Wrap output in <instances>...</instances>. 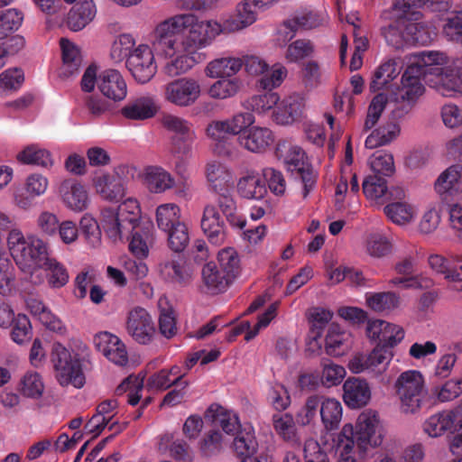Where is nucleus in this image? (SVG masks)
I'll list each match as a JSON object with an SVG mask.
<instances>
[{"label":"nucleus","mask_w":462,"mask_h":462,"mask_svg":"<svg viewBox=\"0 0 462 462\" xmlns=\"http://www.w3.org/2000/svg\"><path fill=\"white\" fill-rule=\"evenodd\" d=\"M241 87V80L237 78L220 79L211 85L208 94L213 98L226 99L234 97Z\"/></svg>","instance_id":"nucleus-51"},{"label":"nucleus","mask_w":462,"mask_h":462,"mask_svg":"<svg viewBox=\"0 0 462 462\" xmlns=\"http://www.w3.org/2000/svg\"><path fill=\"white\" fill-rule=\"evenodd\" d=\"M238 195L245 199L259 200L267 194L265 181L262 176L256 172H248L241 177L236 185Z\"/></svg>","instance_id":"nucleus-30"},{"label":"nucleus","mask_w":462,"mask_h":462,"mask_svg":"<svg viewBox=\"0 0 462 462\" xmlns=\"http://www.w3.org/2000/svg\"><path fill=\"white\" fill-rule=\"evenodd\" d=\"M434 189L443 202L458 199L462 196V165L453 164L442 171Z\"/></svg>","instance_id":"nucleus-13"},{"label":"nucleus","mask_w":462,"mask_h":462,"mask_svg":"<svg viewBox=\"0 0 462 462\" xmlns=\"http://www.w3.org/2000/svg\"><path fill=\"white\" fill-rule=\"evenodd\" d=\"M60 47L63 60L61 74L64 77L72 76L78 72L81 64L79 50L69 40L64 38L60 39Z\"/></svg>","instance_id":"nucleus-42"},{"label":"nucleus","mask_w":462,"mask_h":462,"mask_svg":"<svg viewBox=\"0 0 462 462\" xmlns=\"http://www.w3.org/2000/svg\"><path fill=\"white\" fill-rule=\"evenodd\" d=\"M126 331L138 344L148 345L155 336V327L151 315L141 307H136L128 313Z\"/></svg>","instance_id":"nucleus-12"},{"label":"nucleus","mask_w":462,"mask_h":462,"mask_svg":"<svg viewBox=\"0 0 462 462\" xmlns=\"http://www.w3.org/2000/svg\"><path fill=\"white\" fill-rule=\"evenodd\" d=\"M280 101V97L276 92L267 91L262 95H256L245 100L243 106L245 109L254 112L258 115H265L272 109H275Z\"/></svg>","instance_id":"nucleus-43"},{"label":"nucleus","mask_w":462,"mask_h":462,"mask_svg":"<svg viewBox=\"0 0 462 462\" xmlns=\"http://www.w3.org/2000/svg\"><path fill=\"white\" fill-rule=\"evenodd\" d=\"M197 52H185L176 56L164 66L165 73L170 77H176L187 73L198 62Z\"/></svg>","instance_id":"nucleus-48"},{"label":"nucleus","mask_w":462,"mask_h":462,"mask_svg":"<svg viewBox=\"0 0 462 462\" xmlns=\"http://www.w3.org/2000/svg\"><path fill=\"white\" fill-rule=\"evenodd\" d=\"M394 389L405 413L418 411L427 398L423 376L416 370L402 372L395 381Z\"/></svg>","instance_id":"nucleus-6"},{"label":"nucleus","mask_w":462,"mask_h":462,"mask_svg":"<svg viewBox=\"0 0 462 462\" xmlns=\"http://www.w3.org/2000/svg\"><path fill=\"white\" fill-rule=\"evenodd\" d=\"M11 331L12 339L17 344L28 342L32 335V325L28 317L24 314H18L13 322Z\"/></svg>","instance_id":"nucleus-63"},{"label":"nucleus","mask_w":462,"mask_h":462,"mask_svg":"<svg viewBox=\"0 0 462 462\" xmlns=\"http://www.w3.org/2000/svg\"><path fill=\"white\" fill-rule=\"evenodd\" d=\"M205 173L211 192L231 189L232 175L224 164L216 161L210 162L206 166Z\"/></svg>","instance_id":"nucleus-31"},{"label":"nucleus","mask_w":462,"mask_h":462,"mask_svg":"<svg viewBox=\"0 0 462 462\" xmlns=\"http://www.w3.org/2000/svg\"><path fill=\"white\" fill-rule=\"evenodd\" d=\"M343 390L344 402L352 409L365 406L371 399V390L368 383L360 378H347L344 383Z\"/></svg>","instance_id":"nucleus-21"},{"label":"nucleus","mask_w":462,"mask_h":462,"mask_svg":"<svg viewBox=\"0 0 462 462\" xmlns=\"http://www.w3.org/2000/svg\"><path fill=\"white\" fill-rule=\"evenodd\" d=\"M44 389L41 375L36 372H28L21 382V391L23 395L38 399L42 395Z\"/></svg>","instance_id":"nucleus-61"},{"label":"nucleus","mask_w":462,"mask_h":462,"mask_svg":"<svg viewBox=\"0 0 462 462\" xmlns=\"http://www.w3.org/2000/svg\"><path fill=\"white\" fill-rule=\"evenodd\" d=\"M319 419L327 431L337 430L342 419V405L334 398L320 394Z\"/></svg>","instance_id":"nucleus-34"},{"label":"nucleus","mask_w":462,"mask_h":462,"mask_svg":"<svg viewBox=\"0 0 462 462\" xmlns=\"http://www.w3.org/2000/svg\"><path fill=\"white\" fill-rule=\"evenodd\" d=\"M153 225L152 222H145L136 226L134 231L129 234L131 240L129 250L137 258H145L148 255V244L152 241Z\"/></svg>","instance_id":"nucleus-32"},{"label":"nucleus","mask_w":462,"mask_h":462,"mask_svg":"<svg viewBox=\"0 0 462 462\" xmlns=\"http://www.w3.org/2000/svg\"><path fill=\"white\" fill-rule=\"evenodd\" d=\"M413 7L426 8L431 12H446L451 7V0H396L393 4L394 10L402 16L409 18L411 14L417 20L420 13L412 12Z\"/></svg>","instance_id":"nucleus-27"},{"label":"nucleus","mask_w":462,"mask_h":462,"mask_svg":"<svg viewBox=\"0 0 462 462\" xmlns=\"http://www.w3.org/2000/svg\"><path fill=\"white\" fill-rule=\"evenodd\" d=\"M233 280L217 263L209 262L202 269L203 284L209 294L225 291Z\"/></svg>","instance_id":"nucleus-25"},{"label":"nucleus","mask_w":462,"mask_h":462,"mask_svg":"<svg viewBox=\"0 0 462 462\" xmlns=\"http://www.w3.org/2000/svg\"><path fill=\"white\" fill-rule=\"evenodd\" d=\"M7 246L16 265L23 273L42 269L51 259L49 244L37 235L26 236L18 228H12L7 236Z\"/></svg>","instance_id":"nucleus-3"},{"label":"nucleus","mask_w":462,"mask_h":462,"mask_svg":"<svg viewBox=\"0 0 462 462\" xmlns=\"http://www.w3.org/2000/svg\"><path fill=\"white\" fill-rule=\"evenodd\" d=\"M284 163L295 178L300 179L303 184V198H306L316 184L317 173L307 162L304 151L298 146L291 147L284 158Z\"/></svg>","instance_id":"nucleus-10"},{"label":"nucleus","mask_w":462,"mask_h":462,"mask_svg":"<svg viewBox=\"0 0 462 462\" xmlns=\"http://www.w3.org/2000/svg\"><path fill=\"white\" fill-rule=\"evenodd\" d=\"M200 95L199 82L190 78H180L165 85V99L181 107L189 106L196 103Z\"/></svg>","instance_id":"nucleus-11"},{"label":"nucleus","mask_w":462,"mask_h":462,"mask_svg":"<svg viewBox=\"0 0 462 462\" xmlns=\"http://www.w3.org/2000/svg\"><path fill=\"white\" fill-rule=\"evenodd\" d=\"M400 133V126L396 123H388L372 132L365 140V147L374 149L386 145L394 140Z\"/></svg>","instance_id":"nucleus-45"},{"label":"nucleus","mask_w":462,"mask_h":462,"mask_svg":"<svg viewBox=\"0 0 462 462\" xmlns=\"http://www.w3.org/2000/svg\"><path fill=\"white\" fill-rule=\"evenodd\" d=\"M457 420L453 411H442L431 415L423 424L424 431L432 438L439 437L446 431H451Z\"/></svg>","instance_id":"nucleus-36"},{"label":"nucleus","mask_w":462,"mask_h":462,"mask_svg":"<svg viewBox=\"0 0 462 462\" xmlns=\"http://www.w3.org/2000/svg\"><path fill=\"white\" fill-rule=\"evenodd\" d=\"M389 219L398 225L408 223L413 217L412 208L405 202H393L383 208Z\"/></svg>","instance_id":"nucleus-57"},{"label":"nucleus","mask_w":462,"mask_h":462,"mask_svg":"<svg viewBox=\"0 0 462 462\" xmlns=\"http://www.w3.org/2000/svg\"><path fill=\"white\" fill-rule=\"evenodd\" d=\"M180 209L174 203L160 205L156 209V222L158 227L162 231H169L175 225H179Z\"/></svg>","instance_id":"nucleus-49"},{"label":"nucleus","mask_w":462,"mask_h":462,"mask_svg":"<svg viewBox=\"0 0 462 462\" xmlns=\"http://www.w3.org/2000/svg\"><path fill=\"white\" fill-rule=\"evenodd\" d=\"M97 8L92 0H82L74 5L67 15V26L73 32L84 29L96 16Z\"/></svg>","instance_id":"nucleus-26"},{"label":"nucleus","mask_w":462,"mask_h":462,"mask_svg":"<svg viewBox=\"0 0 462 462\" xmlns=\"http://www.w3.org/2000/svg\"><path fill=\"white\" fill-rule=\"evenodd\" d=\"M153 50L147 44H140L126 59V68L133 78L140 84L149 82L156 74Z\"/></svg>","instance_id":"nucleus-9"},{"label":"nucleus","mask_w":462,"mask_h":462,"mask_svg":"<svg viewBox=\"0 0 462 462\" xmlns=\"http://www.w3.org/2000/svg\"><path fill=\"white\" fill-rule=\"evenodd\" d=\"M156 113L157 106L150 97H140L130 100L121 108V115L129 120H146L153 117Z\"/></svg>","instance_id":"nucleus-29"},{"label":"nucleus","mask_w":462,"mask_h":462,"mask_svg":"<svg viewBox=\"0 0 462 462\" xmlns=\"http://www.w3.org/2000/svg\"><path fill=\"white\" fill-rule=\"evenodd\" d=\"M296 420L291 413L273 414V424L277 434L287 442L297 444L300 439L297 434Z\"/></svg>","instance_id":"nucleus-40"},{"label":"nucleus","mask_w":462,"mask_h":462,"mask_svg":"<svg viewBox=\"0 0 462 462\" xmlns=\"http://www.w3.org/2000/svg\"><path fill=\"white\" fill-rule=\"evenodd\" d=\"M60 192L62 199L68 208L74 211L86 209L88 203V192L79 183H63Z\"/></svg>","instance_id":"nucleus-37"},{"label":"nucleus","mask_w":462,"mask_h":462,"mask_svg":"<svg viewBox=\"0 0 462 462\" xmlns=\"http://www.w3.org/2000/svg\"><path fill=\"white\" fill-rule=\"evenodd\" d=\"M15 292L14 269L10 261L0 257V295L12 296Z\"/></svg>","instance_id":"nucleus-54"},{"label":"nucleus","mask_w":462,"mask_h":462,"mask_svg":"<svg viewBox=\"0 0 462 462\" xmlns=\"http://www.w3.org/2000/svg\"><path fill=\"white\" fill-rule=\"evenodd\" d=\"M17 159L23 163L33 164L44 168L51 166L52 164L51 153L47 150L42 149L36 145L26 147L18 153Z\"/></svg>","instance_id":"nucleus-50"},{"label":"nucleus","mask_w":462,"mask_h":462,"mask_svg":"<svg viewBox=\"0 0 462 462\" xmlns=\"http://www.w3.org/2000/svg\"><path fill=\"white\" fill-rule=\"evenodd\" d=\"M181 28L180 45L184 52H197L210 45L220 33H226L222 23L200 20L193 14H181Z\"/></svg>","instance_id":"nucleus-5"},{"label":"nucleus","mask_w":462,"mask_h":462,"mask_svg":"<svg viewBox=\"0 0 462 462\" xmlns=\"http://www.w3.org/2000/svg\"><path fill=\"white\" fill-rule=\"evenodd\" d=\"M42 269L47 272V281L51 287L61 288L68 283L69 273L66 267L55 258L51 257Z\"/></svg>","instance_id":"nucleus-52"},{"label":"nucleus","mask_w":462,"mask_h":462,"mask_svg":"<svg viewBox=\"0 0 462 462\" xmlns=\"http://www.w3.org/2000/svg\"><path fill=\"white\" fill-rule=\"evenodd\" d=\"M366 253L374 258H382L391 253L392 244L383 235L371 234L365 243Z\"/></svg>","instance_id":"nucleus-56"},{"label":"nucleus","mask_w":462,"mask_h":462,"mask_svg":"<svg viewBox=\"0 0 462 462\" xmlns=\"http://www.w3.org/2000/svg\"><path fill=\"white\" fill-rule=\"evenodd\" d=\"M370 165L374 172L373 175L383 178L393 175L395 171L393 157L390 153H374L370 160Z\"/></svg>","instance_id":"nucleus-62"},{"label":"nucleus","mask_w":462,"mask_h":462,"mask_svg":"<svg viewBox=\"0 0 462 462\" xmlns=\"http://www.w3.org/2000/svg\"><path fill=\"white\" fill-rule=\"evenodd\" d=\"M145 181L151 192L162 193L175 184L173 177L159 166H149L145 171Z\"/></svg>","instance_id":"nucleus-38"},{"label":"nucleus","mask_w":462,"mask_h":462,"mask_svg":"<svg viewBox=\"0 0 462 462\" xmlns=\"http://www.w3.org/2000/svg\"><path fill=\"white\" fill-rule=\"evenodd\" d=\"M420 24L416 23L394 22L381 29L382 35L388 45L401 49L408 42H420Z\"/></svg>","instance_id":"nucleus-18"},{"label":"nucleus","mask_w":462,"mask_h":462,"mask_svg":"<svg viewBox=\"0 0 462 462\" xmlns=\"http://www.w3.org/2000/svg\"><path fill=\"white\" fill-rule=\"evenodd\" d=\"M313 52V43L310 40L300 39L288 45L285 59L289 62H298L303 59L310 57Z\"/></svg>","instance_id":"nucleus-55"},{"label":"nucleus","mask_w":462,"mask_h":462,"mask_svg":"<svg viewBox=\"0 0 462 462\" xmlns=\"http://www.w3.org/2000/svg\"><path fill=\"white\" fill-rule=\"evenodd\" d=\"M140 208L136 199H127L116 209L106 208L101 211V226L114 243L128 239L139 223Z\"/></svg>","instance_id":"nucleus-4"},{"label":"nucleus","mask_w":462,"mask_h":462,"mask_svg":"<svg viewBox=\"0 0 462 462\" xmlns=\"http://www.w3.org/2000/svg\"><path fill=\"white\" fill-rule=\"evenodd\" d=\"M306 102L300 94H292L278 102L272 112L273 120L278 125H291L302 118Z\"/></svg>","instance_id":"nucleus-19"},{"label":"nucleus","mask_w":462,"mask_h":462,"mask_svg":"<svg viewBox=\"0 0 462 462\" xmlns=\"http://www.w3.org/2000/svg\"><path fill=\"white\" fill-rule=\"evenodd\" d=\"M333 317V313L324 308H314L310 310L309 321L310 323V329L309 334V348L316 347L320 349L321 345L319 339L322 337L323 330L329 323Z\"/></svg>","instance_id":"nucleus-33"},{"label":"nucleus","mask_w":462,"mask_h":462,"mask_svg":"<svg viewBox=\"0 0 462 462\" xmlns=\"http://www.w3.org/2000/svg\"><path fill=\"white\" fill-rule=\"evenodd\" d=\"M161 277L166 282L180 287L189 286L194 278V270L183 257L176 256L159 264Z\"/></svg>","instance_id":"nucleus-14"},{"label":"nucleus","mask_w":462,"mask_h":462,"mask_svg":"<svg viewBox=\"0 0 462 462\" xmlns=\"http://www.w3.org/2000/svg\"><path fill=\"white\" fill-rule=\"evenodd\" d=\"M243 67V60L238 57L225 56L208 63L206 75L211 79H233Z\"/></svg>","instance_id":"nucleus-28"},{"label":"nucleus","mask_w":462,"mask_h":462,"mask_svg":"<svg viewBox=\"0 0 462 462\" xmlns=\"http://www.w3.org/2000/svg\"><path fill=\"white\" fill-rule=\"evenodd\" d=\"M97 349L112 363L124 366L128 363V354L125 345L116 335L103 331L94 337Z\"/></svg>","instance_id":"nucleus-17"},{"label":"nucleus","mask_w":462,"mask_h":462,"mask_svg":"<svg viewBox=\"0 0 462 462\" xmlns=\"http://www.w3.org/2000/svg\"><path fill=\"white\" fill-rule=\"evenodd\" d=\"M378 427L377 414L372 411L362 412L355 429L351 424H346L335 439L336 453L339 455L337 462H356L352 456L356 445L361 457L365 455L369 448L381 445L383 437Z\"/></svg>","instance_id":"nucleus-2"},{"label":"nucleus","mask_w":462,"mask_h":462,"mask_svg":"<svg viewBox=\"0 0 462 462\" xmlns=\"http://www.w3.org/2000/svg\"><path fill=\"white\" fill-rule=\"evenodd\" d=\"M196 134H188L183 136H172L171 140V152L179 160H184L191 155L192 146L196 140Z\"/></svg>","instance_id":"nucleus-60"},{"label":"nucleus","mask_w":462,"mask_h":462,"mask_svg":"<svg viewBox=\"0 0 462 462\" xmlns=\"http://www.w3.org/2000/svg\"><path fill=\"white\" fill-rule=\"evenodd\" d=\"M367 305L375 311L392 310L400 304V297L393 291L373 293L366 298Z\"/></svg>","instance_id":"nucleus-53"},{"label":"nucleus","mask_w":462,"mask_h":462,"mask_svg":"<svg viewBox=\"0 0 462 462\" xmlns=\"http://www.w3.org/2000/svg\"><path fill=\"white\" fill-rule=\"evenodd\" d=\"M241 146L252 152H263L273 143V132L267 127L252 126L237 138Z\"/></svg>","instance_id":"nucleus-22"},{"label":"nucleus","mask_w":462,"mask_h":462,"mask_svg":"<svg viewBox=\"0 0 462 462\" xmlns=\"http://www.w3.org/2000/svg\"><path fill=\"white\" fill-rule=\"evenodd\" d=\"M262 11L253 0H245L236 5V14L226 20L222 24L226 33L242 30L253 24L257 19V13Z\"/></svg>","instance_id":"nucleus-23"},{"label":"nucleus","mask_w":462,"mask_h":462,"mask_svg":"<svg viewBox=\"0 0 462 462\" xmlns=\"http://www.w3.org/2000/svg\"><path fill=\"white\" fill-rule=\"evenodd\" d=\"M400 73L398 69V64L393 60H389L383 63L374 74V77L370 82V90L375 92L383 88H387L388 84L391 83Z\"/></svg>","instance_id":"nucleus-44"},{"label":"nucleus","mask_w":462,"mask_h":462,"mask_svg":"<svg viewBox=\"0 0 462 462\" xmlns=\"http://www.w3.org/2000/svg\"><path fill=\"white\" fill-rule=\"evenodd\" d=\"M226 134H230V132L226 120L212 122L207 127V135L218 142L217 151L219 155L229 156L232 153Z\"/></svg>","instance_id":"nucleus-46"},{"label":"nucleus","mask_w":462,"mask_h":462,"mask_svg":"<svg viewBox=\"0 0 462 462\" xmlns=\"http://www.w3.org/2000/svg\"><path fill=\"white\" fill-rule=\"evenodd\" d=\"M320 394H311L308 396L295 413V420L300 426L315 425L319 419Z\"/></svg>","instance_id":"nucleus-41"},{"label":"nucleus","mask_w":462,"mask_h":462,"mask_svg":"<svg viewBox=\"0 0 462 462\" xmlns=\"http://www.w3.org/2000/svg\"><path fill=\"white\" fill-rule=\"evenodd\" d=\"M201 228L213 245H220L226 237V225L215 205L205 206Z\"/></svg>","instance_id":"nucleus-20"},{"label":"nucleus","mask_w":462,"mask_h":462,"mask_svg":"<svg viewBox=\"0 0 462 462\" xmlns=\"http://www.w3.org/2000/svg\"><path fill=\"white\" fill-rule=\"evenodd\" d=\"M417 60L410 64L402 76V86L394 94L395 100H402L393 110L395 117L402 118L413 107L418 98L423 94L425 88L423 77L433 69V65H444L448 57L439 51H421L416 54Z\"/></svg>","instance_id":"nucleus-1"},{"label":"nucleus","mask_w":462,"mask_h":462,"mask_svg":"<svg viewBox=\"0 0 462 462\" xmlns=\"http://www.w3.org/2000/svg\"><path fill=\"white\" fill-rule=\"evenodd\" d=\"M128 167L119 166L115 174H102L94 179V186L102 199L110 202H118L125 195V188L120 173H124Z\"/></svg>","instance_id":"nucleus-15"},{"label":"nucleus","mask_w":462,"mask_h":462,"mask_svg":"<svg viewBox=\"0 0 462 462\" xmlns=\"http://www.w3.org/2000/svg\"><path fill=\"white\" fill-rule=\"evenodd\" d=\"M23 19V14L16 9H7L0 12V40L18 30Z\"/></svg>","instance_id":"nucleus-58"},{"label":"nucleus","mask_w":462,"mask_h":462,"mask_svg":"<svg viewBox=\"0 0 462 462\" xmlns=\"http://www.w3.org/2000/svg\"><path fill=\"white\" fill-rule=\"evenodd\" d=\"M363 193L366 199L376 202H383L391 199L393 193L397 198L404 196V190L401 188L389 189L385 178L378 175H369L363 181Z\"/></svg>","instance_id":"nucleus-24"},{"label":"nucleus","mask_w":462,"mask_h":462,"mask_svg":"<svg viewBox=\"0 0 462 462\" xmlns=\"http://www.w3.org/2000/svg\"><path fill=\"white\" fill-rule=\"evenodd\" d=\"M51 362L56 377L61 385L72 384L81 388L85 383V375L79 358L72 357L70 352L60 343L55 342L51 348Z\"/></svg>","instance_id":"nucleus-8"},{"label":"nucleus","mask_w":462,"mask_h":462,"mask_svg":"<svg viewBox=\"0 0 462 462\" xmlns=\"http://www.w3.org/2000/svg\"><path fill=\"white\" fill-rule=\"evenodd\" d=\"M181 32V14L171 16L156 24L151 33L150 47L158 57L172 58L177 51L178 36Z\"/></svg>","instance_id":"nucleus-7"},{"label":"nucleus","mask_w":462,"mask_h":462,"mask_svg":"<svg viewBox=\"0 0 462 462\" xmlns=\"http://www.w3.org/2000/svg\"><path fill=\"white\" fill-rule=\"evenodd\" d=\"M443 33L448 41L462 42V11H456L446 19Z\"/></svg>","instance_id":"nucleus-64"},{"label":"nucleus","mask_w":462,"mask_h":462,"mask_svg":"<svg viewBox=\"0 0 462 462\" xmlns=\"http://www.w3.org/2000/svg\"><path fill=\"white\" fill-rule=\"evenodd\" d=\"M215 194L217 195L216 207L217 208H219L230 226L240 229L244 228L245 226V219H244L237 212L236 201L231 192V189Z\"/></svg>","instance_id":"nucleus-35"},{"label":"nucleus","mask_w":462,"mask_h":462,"mask_svg":"<svg viewBox=\"0 0 462 462\" xmlns=\"http://www.w3.org/2000/svg\"><path fill=\"white\" fill-rule=\"evenodd\" d=\"M346 334L339 325L331 324L325 338L326 353L329 356H339L344 355L347 346H346Z\"/></svg>","instance_id":"nucleus-47"},{"label":"nucleus","mask_w":462,"mask_h":462,"mask_svg":"<svg viewBox=\"0 0 462 462\" xmlns=\"http://www.w3.org/2000/svg\"><path fill=\"white\" fill-rule=\"evenodd\" d=\"M258 442L253 427H245L237 431L233 441V449L237 457L246 458L252 457L257 450Z\"/></svg>","instance_id":"nucleus-39"},{"label":"nucleus","mask_w":462,"mask_h":462,"mask_svg":"<svg viewBox=\"0 0 462 462\" xmlns=\"http://www.w3.org/2000/svg\"><path fill=\"white\" fill-rule=\"evenodd\" d=\"M366 356L370 370L381 374L392 360L393 352L389 347L378 344Z\"/></svg>","instance_id":"nucleus-59"},{"label":"nucleus","mask_w":462,"mask_h":462,"mask_svg":"<svg viewBox=\"0 0 462 462\" xmlns=\"http://www.w3.org/2000/svg\"><path fill=\"white\" fill-rule=\"evenodd\" d=\"M97 88L108 100L123 101L127 96V84L120 71L107 69L98 74Z\"/></svg>","instance_id":"nucleus-16"}]
</instances>
